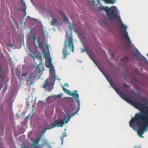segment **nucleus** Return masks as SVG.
<instances>
[{"mask_svg":"<svg viewBox=\"0 0 148 148\" xmlns=\"http://www.w3.org/2000/svg\"><path fill=\"white\" fill-rule=\"evenodd\" d=\"M101 72L106 77L110 85L122 98L140 110V112L136 113L134 116L132 118L129 122L130 127H134L137 126L138 127L137 131L138 135L141 138H144L142 135L144 131L148 128V106L136 100L137 102L130 99V97H127L118 87H116L114 84V81L111 78H109L110 75L106 73L102 69L98 67Z\"/></svg>","mask_w":148,"mask_h":148,"instance_id":"obj_1","label":"nucleus"},{"mask_svg":"<svg viewBox=\"0 0 148 148\" xmlns=\"http://www.w3.org/2000/svg\"><path fill=\"white\" fill-rule=\"evenodd\" d=\"M106 13L107 16L109 19L113 20L114 18H116L121 23L120 27L123 29V34L124 38L126 40L129 45H131L132 43L129 37L127 32L126 30L127 27L122 23L120 18L118 14L119 11L117 8H109Z\"/></svg>","mask_w":148,"mask_h":148,"instance_id":"obj_2","label":"nucleus"},{"mask_svg":"<svg viewBox=\"0 0 148 148\" xmlns=\"http://www.w3.org/2000/svg\"><path fill=\"white\" fill-rule=\"evenodd\" d=\"M32 38L33 40L34 45L36 48H37V46L36 45V43H37L38 47L40 49L43 48L45 49L46 48V50L45 52V65L46 67L48 68H51L53 67V65L51 62L52 59L51 57H48V54L49 55V45H47L45 42V39H43L42 42L40 41L39 38H37L36 36L34 37L32 36Z\"/></svg>","mask_w":148,"mask_h":148,"instance_id":"obj_3","label":"nucleus"},{"mask_svg":"<svg viewBox=\"0 0 148 148\" xmlns=\"http://www.w3.org/2000/svg\"><path fill=\"white\" fill-rule=\"evenodd\" d=\"M64 47L63 50V54L64 58H66L67 56L70 54L69 52H68L67 49L69 48L73 53L74 47L73 43L72 37L71 35L69 36V38L65 40L64 44Z\"/></svg>","mask_w":148,"mask_h":148,"instance_id":"obj_4","label":"nucleus"},{"mask_svg":"<svg viewBox=\"0 0 148 148\" xmlns=\"http://www.w3.org/2000/svg\"><path fill=\"white\" fill-rule=\"evenodd\" d=\"M55 74L54 69L51 68L49 70V77L47 79L44 85V87L48 88V90L49 91L52 89L53 82L56 79L55 76Z\"/></svg>","mask_w":148,"mask_h":148,"instance_id":"obj_5","label":"nucleus"},{"mask_svg":"<svg viewBox=\"0 0 148 148\" xmlns=\"http://www.w3.org/2000/svg\"><path fill=\"white\" fill-rule=\"evenodd\" d=\"M65 112L67 116L64 119V121L63 120L58 119L56 121L53 123L51 124L50 125L51 128H52L55 127H62L64 124V123H67L68 121H69L71 117L73 116L75 114H74L73 115L71 116L70 113L71 112H70L68 113L66 110H65Z\"/></svg>","mask_w":148,"mask_h":148,"instance_id":"obj_6","label":"nucleus"},{"mask_svg":"<svg viewBox=\"0 0 148 148\" xmlns=\"http://www.w3.org/2000/svg\"><path fill=\"white\" fill-rule=\"evenodd\" d=\"M62 88L64 92L70 95L73 97H76L77 98L76 99V102L77 103L78 106V108H79L80 106V101L79 99V95L77 93V90H75L73 92H70L69 90L66 89L64 87L62 86Z\"/></svg>","mask_w":148,"mask_h":148,"instance_id":"obj_7","label":"nucleus"},{"mask_svg":"<svg viewBox=\"0 0 148 148\" xmlns=\"http://www.w3.org/2000/svg\"><path fill=\"white\" fill-rule=\"evenodd\" d=\"M41 72V70L40 69L37 67L34 71L27 78V84L29 82L30 83L29 84V85L30 86L33 84V81L35 77L38 74L40 73Z\"/></svg>","mask_w":148,"mask_h":148,"instance_id":"obj_8","label":"nucleus"},{"mask_svg":"<svg viewBox=\"0 0 148 148\" xmlns=\"http://www.w3.org/2000/svg\"><path fill=\"white\" fill-rule=\"evenodd\" d=\"M27 73L26 72H25L24 73H23L22 74H21V72L20 71H17L16 72V74L17 75L18 77L20 79H23V78L21 77H24L25 76L27 75Z\"/></svg>","mask_w":148,"mask_h":148,"instance_id":"obj_9","label":"nucleus"},{"mask_svg":"<svg viewBox=\"0 0 148 148\" xmlns=\"http://www.w3.org/2000/svg\"><path fill=\"white\" fill-rule=\"evenodd\" d=\"M21 2L22 4V5H21V8H18V10H20L23 12H25L26 10V5L24 2L23 1V0H21Z\"/></svg>","mask_w":148,"mask_h":148,"instance_id":"obj_10","label":"nucleus"},{"mask_svg":"<svg viewBox=\"0 0 148 148\" xmlns=\"http://www.w3.org/2000/svg\"><path fill=\"white\" fill-rule=\"evenodd\" d=\"M109 8V7L107 6L104 7L103 6H100L99 7L98 10L99 11H101L103 10L106 12L107 11H108V10Z\"/></svg>","mask_w":148,"mask_h":148,"instance_id":"obj_11","label":"nucleus"},{"mask_svg":"<svg viewBox=\"0 0 148 148\" xmlns=\"http://www.w3.org/2000/svg\"><path fill=\"white\" fill-rule=\"evenodd\" d=\"M41 138H39L35 140L34 141L35 144L34 146L36 148H38V143L39 142V141L40 140Z\"/></svg>","mask_w":148,"mask_h":148,"instance_id":"obj_12","label":"nucleus"},{"mask_svg":"<svg viewBox=\"0 0 148 148\" xmlns=\"http://www.w3.org/2000/svg\"><path fill=\"white\" fill-rule=\"evenodd\" d=\"M51 25H54L58 24V20L57 19H53L51 21Z\"/></svg>","mask_w":148,"mask_h":148,"instance_id":"obj_13","label":"nucleus"},{"mask_svg":"<svg viewBox=\"0 0 148 148\" xmlns=\"http://www.w3.org/2000/svg\"><path fill=\"white\" fill-rule=\"evenodd\" d=\"M138 59L141 61H145L146 60L145 58L143 56H140L138 58Z\"/></svg>","mask_w":148,"mask_h":148,"instance_id":"obj_14","label":"nucleus"},{"mask_svg":"<svg viewBox=\"0 0 148 148\" xmlns=\"http://www.w3.org/2000/svg\"><path fill=\"white\" fill-rule=\"evenodd\" d=\"M139 99L141 101L143 102L146 101V99L143 97H141Z\"/></svg>","mask_w":148,"mask_h":148,"instance_id":"obj_15","label":"nucleus"},{"mask_svg":"<svg viewBox=\"0 0 148 148\" xmlns=\"http://www.w3.org/2000/svg\"><path fill=\"white\" fill-rule=\"evenodd\" d=\"M51 128V127L49 128H45L42 130L41 131L40 133L41 134H43L46 132L47 129H49Z\"/></svg>","mask_w":148,"mask_h":148,"instance_id":"obj_16","label":"nucleus"},{"mask_svg":"<svg viewBox=\"0 0 148 148\" xmlns=\"http://www.w3.org/2000/svg\"><path fill=\"white\" fill-rule=\"evenodd\" d=\"M100 23L101 25H105L106 24V22L102 20H100Z\"/></svg>","mask_w":148,"mask_h":148,"instance_id":"obj_17","label":"nucleus"},{"mask_svg":"<svg viewBox=\"0 0 148 148\" xmlns=\"http://www.w3.org/2000/svg\"><path fill=\"white\" fill-rule=\"evenodd\" d=\"M63 16H64V21L66 23H68L69 22L68 18L66 17V16L64 14Z\"/></svg>","mask_w":148,"mask_h":148,"instance_id":"obj_18","label":"nucleus"},{"mask_svg":"<svg viewBox=\"0 0 148 148\" xmlns=\"http://www.w3.org/2000/svg\"><path fill=\"white\" fill-rule=\"evenodd\" d=\"M125 60H129V58L127 56H125L124 59L122 58L121 59V60L122 61H124Z\"/></svg>","mask_w":148,"mask_h":148,"instance_id":"obj_19","label":"nucleus"},{"mask_svg":"<svg viewBox=\"0 0 148 148\" xmlns=\"http://www.w3.org/2000/svg\"><path fill=\"white\" fill-rule=\"evenodd\" d=\"M88 54L89 55V56L90 57V58L92 60H93V61H94V62L95 63L96 65L97 64V63H96V62L94 60H93V59H92V58L91 57V56H90V55L88 53Z\"/></svg>","mask_w":148,"mask_h":148,"instance_id":"obj_20","label":"nucleus"},{"mask_svg":"<svg viewBox=\"0 0 148 148\" xmlns=\"http://www.w3.org/2000/svg\"><path fill=\"white\" fill-rule=\"evenodd\" d=\"M64 137L63 136L61 138V141H62V144H63V140H64Z\"/></svg>","mask_w":148,"mask_h":148,"instance_id":"obj_21","label":"nucleus"},{"mask_svg":"<svg viewBox=\"0 0 148 148\" xmlns=\"http://www.w3.org/2000/svg\"><path fill=\"white\" fill-rule=\"evenodd\" d=\"M64 98H69V99L71 100L74 101V100L72 98H71V97H64Z\"/></svg>","mask_w":148,"mask_h":148,"instance_id":"obj_22","label":"nucleus"},{"mask_svg":"<svg viewBox=\"0 0 148 148\" xmlns=\"http://www.w3.org/2000/svg\"><path fill=\"white\" fill-rule=\"evenodd\" d=\"M64 86H66L67 87H68L69 85H68V84L67 83H65L64 84Z\"/></svg>","mask_w":148,"mask_h":148,"instance_id":"obj_23","label":"nucleus"},{"mask_svg":"<svg viewBox=\"0 0 148 148\" xmlns=\"http://www.w3.org/2000/svg\"><path fill=\"white\" fill-rule=\"evenodd\" d=\"M0 126H1V129H3V125H2L1 123H0Z\"/></svg>","mask_w":148,"mask_h":148,"instance_id":"obj_24","label":"nucleus"},{"mask_svg":"<svg viewBox=\"0 0 148 148\" xmlns=\"http://www.w3.org/2000/svg\"><path fill=\"white\" fill-rule=\"evenodd\" d=\"M61 96H62L61 95H58L57 97H59V98H60V97H61Z\"/></svg>","mask_w":148,"mask_h":148,"instance_id":"obj_25","label":"nucleus"},{"mask_svg":"<svg viewBox=\"0 0 148 148\" xmlns=\"http://www.w3.org/2000/svg\"><path fill=\"white\" fill-rule=\"evenodd\" d=\"M66 136V135L65 134H63V137H65Z\"/></svg>","mask_w":148,"mask_h":148,"instance_id":"obj_26","label":"nucleus"},{"mask_svg":"<svg viewBox=\"0 0 148 148\" xmlns=\"http://www.w3.org/2000/svg\"><path fill=\"white\" fill-rule=\"evenodd\" d=\"M74 31H75V32H78V31H77V30H76V29H74Z\"/></svg>","mask_w":148,"mask_h":148,"instance_id":"obj_27","label":"nucleus"},{"mask_svg":"<svg viewBox=\"0 0 148 148\" xmlns=\"http://www.w3.org/2000/svg\"><path fill=\"white\" fill-rule=\"evenodd\" d=\"M35 58H37V56H35Z\"/></svg>","mask_w":148,"mask_h":148,"instance_id":"obj_28","label":"nucleus"},{"mask_svg":"<svg viewBox=\"0 0 148 148\" xmlns=\"http://www.w3.org/2000/svg\"><path fill=\"white\" fill-rule=\"evenodd\" d=\"M124 86H126V85L125 84V85H124Z\"/></svg>","mask_w":148,"mask_h":148,"instance_id":"obj_29","label":"nucleus"},{"mask_svg":"<svg viewBox=\"0 0 148 148\" xmlns=\"http://www.w3.org/2000/svg\"><path fill=\"white\" fill-rule=\"evenodd\" d=\"M84 50H83V51H82V52H84Z\"/></svg>","mask_w":148,"mask_h":148,"instance_id":"obj_30","label":"nucleus"},{"mask_svg":"<svg viewBox=\"0 0 148 148\" xmlns=\"http://www.w3.org/2000/svg\"><path fill=\"white\" fill-rule=\"evenodd\" d=\"M147 55L148 56V54H147Z\"/></svg>","mask_w":148,"mask_h":148,"instance_id":"obj_31","label":"nucleus"}]
</instances>
